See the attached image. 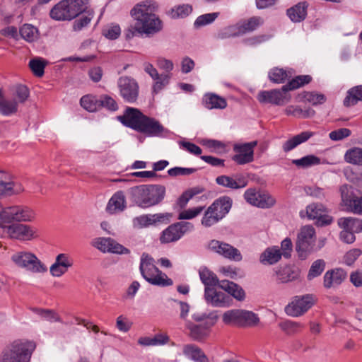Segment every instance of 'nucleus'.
Returning a JSON list of instances; mask_svg holds the SVG:
<instances>
[{
  "instance_id": "nucleus-1",
  "label": "nucleus",
  "mask_w": 362,
  "mask_h": 362,
  "mask_svg": "<svg viewBox=\"0 0 362 362\" xmlns=\"http://www.w3.org/2000/svg\"><path fill=\"white\" fill-rule=\"evenodd\" d=\"M158 8L156 1L147 0L136 4L131 10L136 29L141 35L155 34L162 29V22L155 14Z\"/></svg>"
},
{
  "instance_id": "nucleus-2",
  "label": "nucleus",
  "mask_w": 362,
  "mask_h": 362,
  "mask_svg": "<svg viewBox=\"0 0 362 362\" xmlns=\"http://www.w3.org/2000/svg\"><path fill=\"white\" fill-rule=\"evenodd\" d=\"M166 189L161 185H141L129 189L132 202L145 209L159 204L165 198Z\"/></svg>"
},
{
  "instance_id": "nucleus-3",
  "label": "nucleus",
  "mask_w": 362,
  "mask_h": 362,
  "mask_svg": "<svg viewBox=\"0 0 362 362\" xmlns=\"http://www.w3.org/2000/svg\"><path fill=\"white\" fill-rule=\"evenodd\" d=\"M35 349L34 342L18 339L6 346L1 352V362H30Z\"/></svg>"
},
{
  "instance_id": "nucleus-4",
  "label": "nucleus",
  "mask_w": 362,
  "mask_h": 362,
  "mask_svg": "<svg viewBox=\"0 0 362 362\" xmlns=\"http://www.w3.org/2000/svg\"><path fill=\"white\" fill-rule=\"evenodd\" d=\"M90 0H62L49 11L52 19L57 21H71L86 11Z\"/></svg>"
},
{
  "instance_id": "nucleus-5",
  "label": "nucleus",
  "mask_w": 362,
  "mask_h": 362,
  "mask_svg": "<svg viewBox=\"0 0 362 362\" xmlns=\"http://www.w3.org/2000/svg\"><path fill=\"white\" fill-rule=\"evenodd\" d=\"M139 269L143 278L152 285L168 286L173 284L171 279L156 267L153 258L148 254L141 255Z\"/></svg>"
},
{
  "instance_id": "nucleus-6",
  "label": "nucleus",
  "mask_w": 362,
  "mask_h": 362,
  "mask_svg": "<svg viewBox=\"0 0 362 362\" xmlns=\"http://www.w3.org/2000/svg\"><path fill=\"white\" fill-rule=\"evenodd\" d=\"M11 260L16 267L32 273H45L47 271L46 265L29 251H16L11 255Z\"/></svg>"
},
{
  "instance_id": "nucleus-7",
  "label": "nucleus",
  "mask_w": 362,
  "mask_h": 362,
  "mask_svg": "<svg viewBox=\"0 0 362 362\" xmlns=\"http://www.w3.org/2000/svg\"><path fill=\"white\" fill-rule=\"evenodd\" d=\"M5 235L23 241L31 240L39 236L37 230L31 226L0 221V236Z\"/></svg>"
},
{
  "instance_id": "nucleus-8",
  "label": "nucleus",
  "mask_w": 362,
  "mask_h": 362,
  "mask_svg": "<svg viewBox=\"0 0 362 362\" xmlns=\"http://www.w3.org/2000/svg\"><path fill=\"white\" fill-rule=\"evenodd\" d=\"M35 218L34 210L28 206H11L3 208L0 211V221L4 223L31 222Z\"/></svg>"
},
{
  "instance_id": "nucleus-9",
  "label": "nucleus",
  "mask_w": 362,
  "mask_h": 362,
  "mask_svg": "<svg viewBox=\"0 0 362 362\" xmlns=\"http://www.w3.org/2000/svg\"><path fill=\"white\" fill-rule=\"evenodd\" d=\"M315 242V231L312 226H305L301 228L298 235L296 250L301 259L307 258L313 251Z\"/></svg>"
},
{
  "instance_id": "nucleus-10",
  "label": "nucleus",
  "mask_w": 362,
  "mask_h": 362,
  "mask_svg": "<svg viewBox=\"0 0 362 362\" xmlns=\"http://www.w3.org/2000/svg\"><path fill=\"white\" fill-rule=\"evenodd\" d=\"M315 302V296L312 294L294 296L286 306V313L291 317H299L305 313Z\"/></svg>"
},
{
  "instance_id": "nucleus-11",
  "label": "nucleus",
  "mask_w": 362,
  "mask_h": 362,
  "mask_svg": "<svg viewBox=\"0 0 362 362\" xmlns=\"http://www.w3.org/2000/svg\"><path fill=\"white\" fill-rule=\"evenodd\" d=\"M194 230V225L189 222H177L171 224L161 233V243H170L179 240L185 234Z\"/></svg>"
},
{
  "instance_id": "nucleus-12",
  "label": "nucleus",
  "mask_w": 362,
  "mask_h": 362,
  "mask_svg": "<svg viewBox=\"0 0 362 362\" xmlns=\"http://www.w3.org/2000/svg\"><path fill=\"white\" fill-rule=\"evenodd\" d=\"M258 100L262 103H270L272 105L283 106L290 102L291 95L287 90L284 89V86L279 89L260 91L257 95Z\"/></svg>"
},
{
  "instance_id": "nucleus-13",
  "label": "nucleus",
  "mask_w": 362,
  "mask_h": 362,
  "mask_svg": "<svg viewBox=\"0 0 362 362\" xmlns=\"http://www.w3.org/2000/svg\"><path fill=\"white\" fill-rule=\"evenodd\" d=\"M244 198L248 204L262 209L270 208L276 203L275 199L269 193L257 191L254 188L247 189L244 193Z\"/></svg>"
},
{
  "instance_id": "nucleus-14",
  "label": "nucleus",
  "mask_w": 362,
  "mask_h": 362,
  "mask_svg": "<svg viewBox=\"0 0 362 362\" xmlns=\"http://www.w3.org/2000/svg\"><path fill=\"white\" fill-rule=\"evenodd\" d=\"M91 245L103 253L129 254L128 248L118 243L111 238L99 237L92 240Z\"/></svg>"
},
{
  "instance_id": "nucleus-15",
  "label": "nucleus",
  "mask_w": 362,
  "mask_h": 362,
  "mask_svg": "<svg viewBox=\"0 0 362 362\" xmlns=\"http://www.w3.org/2000/svg\"><path fill=\"white\" fill-rule=\"evenodd\" d=\"M120 95L124 101L133 103L139 95V86L136 81L128 76L120 77L117 82Z\"/></svg>"
},
{
  "instance_id": "nucleus-16",
  "label": "nucleus",
  "mask_w": 362,
  "mask_h": 362,
  "mask_svg": "<svg viewBox=\"0 0 362 362\" xmlns=\"http://www.w3.org/2000/svg\"><path fill=\"white\" fill-rule=\"evenodd\" d=\"M209 249L225 258L239 262L243 257L240 252L233 246L217 240H212L209 243Z\"/></svg>"
},
{
  "instance_id": "nucleus-17",
  "label": "nucleus",
  "mask_w": 362,
  "mask_h": 362,
  "mask_svg": "<svg viewBox=\"0 0 362 362\" xmlns=\"http://www.w3.org/2000/svg\"><path fill=\"white\" fill-rule=\"evenodd\" d=\"M257 145V141L242 144H235L233 151L235 154L232 160L238 165H245L254 160V148Z\"/></svg>"
},
{
  "instance_id": "nucleus-18",
  "label": "nucleus",
  "mask_w": 362,
  "mask_h": 362,
  "mask_svg": "<svg viewBox=\"0 0 362 362\" xmlns=\"http://www.w3.org/2000/svg\"><path fill=\"white\" fill-rule=\"evenodd\" d=\"M342 205L349 212L362 214V196H357L349 192L347 186L340 188Z\"/></svg>"
},
{
  "instance_id": "nucleus-19",
  "label": "nucleus",
  "mask_w": 362,
  "mask_h": 362,
  "mask_svg": "<svg viewBox=\"0 0 362 362\" xmlns=\"http://www.w3.org/2000/svg\"><path fill=\"white\" fill-rule=\"evenodd\" d=\"M73 265V259L69 254L60 253L56 256L54 262L49 267L50 274L54 277H61Z\"/></svg>"
},
{
  "instance_id": "nucleus-20",
  "label": "nucleus",
  "mask_w": 362,
  "mask_h": 362,
  "mask_svg": "<svg viewBox=\"0 0 362 362\" xmlns=\"http://www.w3.org/2000/svg\"><path fill=\"white\" fill-rule=\"evenodd\" d=\"M145 116L139 109L127 107L119 119L124 126L138 132Z\"/></svg>"
},
{
  "instance_id": "nucleus-21",
  "label": "nucleus",
  "mask_w": 362,
  "mask_h": 362,
  "mask_svg": "<svg viewBox=\"0 0 362 362\" xmlns=\"http://www.w3.org/2000/svg\"><path fill=\"white\" fill-rule=\"evenodd\" d=\"M306 213L309 219H316L319 226L330 224L333 219L327 214L326 208L321 204H311L306 207Z\"/></svg>"
},
{
  "instance_id": "nucleus-22",
  "label": "nucleus",
  "mask_w": 362,
  "mask_h": 362,
  "mask_svg": "<svg viewBox=\"0 0 362 362\" xmlns=\"http://www.w3.org/2000/svg\"><path fill=\"white\" fill-rule=\"evenodd\" d=\"M204 298L207 303L218 308L228 307L232 301L229 296L223 292L216 291L214 288L204 289Z\"/></svg>"
},
{
  "instance_id": "nucleus-23",
  "label": "nucleus",
  "mask_w": 362,
  "mask_h": 362,
  "mask_svg": "<svg viewBox=\"0 0 362 362\" xmlns=\"http://www.w3.org/2000/svg\"><path fill=\"white\" fill-rule=\"evenodd\" d=\"M216 183L223 187L231 189L244 188L247 185V179L242 174H233L231 176L220 175L216 178Z\"/></svg>"
},
{
  "instance_id": "nucleus-24",
  "label": "nucleus",
  "mask_w": 362,
  "mask_h": 362,
  "mask_svg": "<svg viewBox=\"0 0 362 362\" xmlns=\"http://www.w3.org/2000/svg\"><path fill=\"white\" fill-rule=\"evenodd\" d=\"M165 130L159 121L146 115L138 132L148 136H160Z\"/></svg>"
},
{
  "instance_id": "nucleus-25",
  "label": "nucleus",
  "mask_w": 362,
  "mask_h": 362,
  "mask_svg": "<svg viewBox=\"0 0 362 362\" xmlns=\"http://www.w3.org/2000/svg\"><path fill=\"white\" fill-rule=\"evenodd\" d=\"M308 3L301 1L286 10V14L293 23H300L306 18Z\"/></svg>"
},
{
  "instance_id": "nucleus-26",
  "label": "nucleus",
  "mask_w": 362,
  "mask_h": 362,
  "mask_svg": "<svg viewBox=\"0 0 362 362\" xmlns=\"http://www.w3.org/2000/svg\"><path fill=\"white\" fill-rule=\"evenodd\" d=\"M202 104L209 110H223L225 109L228 105L227 101L224 98L213 93H207L204 95L202 98Z\"/></svg>"
},
{
  "instance_id": "nucleus-27",
  "label": "nucleus",
  "mask_w": 362,
  "mask_h": 362,
  "mask_svg": "<svg viewBox=\"0 0 362 362\" xmlns=\"http://www.w3.org/2000/svg\"><path fill=\"white\" fill-rule=\"evenodd\" d=\"M182 353L185 357L194 362H210L204 351L195 344H189L184 345Z\"/></svg>"
},
{
  "instance_id": "nucleus-28",
  "label": "nucleus",
  "mask_w": 362,
  "mask_h": 362,
  "mask_svg": "<svg viewBox=\"0 0 362 362\" xmlns=\"http://www.w3.org/2000/svg\"><path fill=\"white\" fill-rule=\"evenodd\" d=\"M126 208V200L124 192H117L110 198L106 207V211L111 214H116L124 211Z\"/></svg>"
},
{
  "instance_id": "nucleus-29",
  "label": "nucleus",
  "mask_w": 362,
  "mask_h": 362,
  "mask_svg": "<svg viewBox=\"0 0 362 362\" xmlns=\"http://www.w3.org/2000/svg\"><path fill=\"white\" fill-rule=\"evenodd\" d=\"M315 134L310 131H305L286 141L282 146L284 152H289L298 145L307 141Z\"/></svg>"
},
{
  "instance_id": "nucleus-30",
  "label": "nucleus",
  "mask_w": 362,
  "mask_h": 362,
  "mask_svg": "<svg viewBox=\"0 0 362 362\" xmlns=\"http://www.w3.org/2000/svg\"><path fill=\"white\" fill-rule=\"evenodd\" d=\"M345 278L346 273L343 269H337L327 271L324 276V286L327 288L338 286Z\"/></svg>"
},
{
  "instance_id": "nucleus-31",
  "label": "nucleus",
  "mask_w": 362,
  "mask_h": 362,
  "mask_svg": "<svg viewBox=\"0 0 362 362\" xmlns=\"http://www.w3.org/2000/svg\"><path fill=\"white\" fill-rule=\"evenodd\" d=\"M219 288L239 301L243 300L245 298V293L243 288L233 281L221 280L219 283Z\"/></svg>"
},
{
  "instance_id": "nucleus-32",
  "label": "nucleus",
  "mask_w": 362,
  "mask_h": 362,
  "mask_svg": "<svg viewBox=\"0 0 362 362\" xmlns=\"http://www.w3.org/2000/svg\"><path fill=\"white\" fill-rule=\"evenodd\" d=\"M231 206L232 199L228 197H222L215 200L209 207L222 219L229 212Z\"/></svg>"
},
{
  "instance_id": "nucleus-33",
  "label": "nucleus",
  "mask_w": 362,
  "mask_h": 362,
  "mask_svg": "<svg viewBox=\"0 0 362 362\" xmlns=\"http://www.w3.org/2000/svg\"><path fill=\"white\" fill-rule=\"evenodd\" d=\"M18 110L16 99L6 98L4 94H0V115L4 117H11L16 115Z\"/></svg>"
},
{
  "instance_id": "nucleus-34",
  "label": "nucleus",
  "mask_w": 362,
  "mask_h": 362,
  "mask_svg": "<svg viewBox=\"0 0 362 362\" xmlns=\"http://www.w3.org/2000/svg\"><path fill=\"white\" fill-rule=\"evenodd\" d=\"M282 256L281 250L278 246L267 247L260 255L259 261L263 264H274L278 262Z\"/></svg>"
},
{
  "instance_id": "nucleus-35",
  "label": "nucleus",
  "mask_w": 362,
  "mask_h": 362,
  "mask_svg": "<svg viewBox=\"0 0 362 362\" xmlns=\"http://www.w3.org/2000/svg\"><path fill=\"white\" fill-rule=\"evenodd\" d=\"M264 19L260 16H253L247 20L244 21L241 23L237 24L240 35L252 32L257 30L259 26L263 25Z\"/></svg>"
},
{
  "instance_id": "nucleus-36",
  "label": "nucleus",
  "mask_w": 362,
  "mask_h": 362,
  "mask_svg": "<svg viewBox=\"0 0 362 362\" xmlns=\"http://www.w3.org/2000/svg\"><path fill=\"white\" fill-rule=\"evenodd\" d=\"M359 101H362V85L354 86L348 90L343 105L349 107L356 105Z\"/></svg>"
},
{
  "instance_id": "nucleus-37",
  "label": "nucleus",
  "mask_w": 362,
  "mask_h": 362,
  "mask_svg": "<svg viewBox=\"0 0 362 362\" xmlns=\"http://www.w3.org/2000/svg\"><path fill=\"white\" fill-rule=\"evenodd\" d=\"M338 225L340 228L349 230L354 233L362 232V220L358 218H341L338 220Z\"/></svg>"
},
{
  "instance_id": "nucleus-38",
  "label": "nucleus",
  "mask_w": 362,
  "mask_h": 362,
  "mask_svg": "<svg viewBox=\"0 0 362 362\" xmlns=\"http://www.w3.org/2000/svg\"><path fill=\"white\" fill-rule=\"evenodd\" d=\"M200 280L205 286V288H213L212 286H218L221 281H218L216 275L206 267H202L199 269Z\"/></svg>"
},
{
  "instance_id": "nucleus-39",
  "label": "nucleus",
  "mask_w": 362,
  "mask_h": 362,
  "mask_svg": "<svg viewBox=\"0 0 362 362\" xmlns=\"http://www.w3.org/2000/svg\"><path fill=\"white\" fill-rule=\"evenodd\" d=\"M293 75L292 70L274 68L269 72V79L275 83H283Z\"/></svg>"
},
{
  "instance_id": "nucleus-40",
  "label": "nucleus",
  "mask_w": 362,
  "mask_h": 362,
  "mask_svg": "<svg viewBox=\"0 0 362 362\" xmlns=\"http://www.w3.org/2000/svg\"><path fill=\"white\" fill-rule=\"evenodd\" d=\"M19 32L21 37L28 42H34L39 38L38 29L31 24H24Z\"/></svg>"
},
{
  "instance_id": "nucleus-41",
  "label": "nucleus",
  "mask_w": 362,
  "mask_h": 362,
  "mask_svg": "<svg viewBox=\"0 0 362 362\" xmlns=\"http://www.w3.org/2000/svg\"><path fill=\"white\" fill-rule=\"evenodd\" d=\"M243 310L233 309L225 312L223 315V321L227 325H235L240 327L242 321Z\"/></svg>"
},
{
  "instance_id": "nucleus-42",
  "label": "nucleus",
  "mask_w": 362,
  "mask_h": 362,
  "mask_svg": "<svg viewBox=\"0 0 362 362\" xmlns=\"http://www.w3.org/2000/svg\"><path fill=\"white\" fill-rule=\"evenodd\" d=\"M311 81L312 77L310 75H299L294 77L287 84L284 85V89L287 90L288 92L308 84Z\"/></svg>"
},
{
  "instance_id": "nucleus-43",
  "label": "nucleus",
  "mask_w": 362,
  "mask_h": 362,
  "mask_svg": "<svg viewBox=\"0 0 362 362\" xmlns=\"http://www.w3.org/2000/svg\"><path fill=\"white\" fill-rule=\"evenodd\" d=\"M344 160L350 164L362 165V148L354 147L348 149L344 154Z\"/></svg>"
},
{
  "instance_id": "nucleus-44",
  "label": "nucleus",
  "mask_w": 362,
  "mask_h": 362,
  "mask_svg": "<svg viewBox=\"0 0 362 362\" xmlns=\"http://www.w3.org/2000/svg\"><path fill=\"white\" fill-rule=\"evenodd\" d=\"M81 105L88 112H95L100 110L99 98L94 95H84L81 98Z\"/></svg>"
},
{
  "instance_id": "nucleus-45",
  "label": "nucleus",
  "mask_w": 362,
  "mask_h": 362,
  "mask_svg": "<svg viewBox=\"0 0 362 362\" xmlns=\"http://www.w3.org/2000/svg\"><path fill=\"white\" fill-rule=\"evenodd\" d=\"M292 163L298 168H306L321 163L320 158L315 155H308L299 159H293Z\"/></svg>"
},
{
  "instance_id": "nucleus-46",
  "label": "nucleus",
  "mask_w": 362,
  "mask_h": 362,
  "mask_svg": "<svg viewBox=\"0 0 362 362\" xmlns=\"http://www.w3.org/2000/svg\"><path fill=\"white\" fill-rule=\"evenodd\" d=\"M83 12H84L86 15L74 22L73 28L75 31H80L86 27L93 17V11L88 7V5H87L86 11H83Z\"/></svg>"
},
{
  "instance_id": "nucleus-47",
  "label": "nucleus",
  "mask_w": 362,
  "mask_h": 362,
  "mask_svg": "<svg viewBox=\"0 0 362 362\" xmlns=\"http://www.w3.org/2000/svg\"><path fill=\"white\" fill-rule=\"evenodd\" d=\"M187 328L189 329L190 337L194 340L200 341L208 335L207 329L209 327H208L206 325L203 327L201 325L189 324L187 325Z\"/></svg>"
},
{
  "instance_id": "nucleus-48",
  "label": "nucleus",
  "mask_w": 362,
  "mask_h": 362,
  "mask_svg": "<svg viewBox=\"0 0 362 362\" xmlns=\"http://www.w3.org/2000/svg\"><path fill=\"white\" fill-rule=\"evenodd\" d=\"M23 189L19 185L15 187L13 182L0 180V195H11L21 192Z\"/></svg>"
},
{
  "instance_id": "nucleus-49",
  "label": "nucleus",
  "mask_w": 362,
  "mask_h": 362,
  "mask_svg": "<svg viewBox=\"0 0 362 362\" xmlns=\"http://www.w3.org/2000/svg\"><path fill=\"white\" fill-rule=\"evenodd\" d=\"M302 98L313 105L323 104L327 100L326 96L324 94L314 91L303 93Z\"/></svg>"
},
{
  "instance_id": "nucleus-50",
  "label": "nucleus",
  "mask_w": 362,
  "mask_h": 362,
  "mask_svg": "<svg viewBox=\"0 0 362 362\" xmlns=\"http://www.w3.org/2000/svg\"><path fill=\"white\" fill-rule=\"evenodd\" d=\"M325 262L322 259H319L313 262L307 276L308 279L312 280L321 275L325 269Z\"/></svg>"
},
{
  "instance_id": "nucleus-51",
  "label": "nucleus",
  "mask_w": 362,
  "mask_h": 362,
  "mask_svg": "<svg viewBox=\"0 0 362 362\" xmlns=\"http://www.w3.org/2000/svg\"><path fill=\"white\" fill-rule=\"evenodd\" d=\"M218 314L216 312H212L209 314L206 313H194L192 315V318L197 322L205 320V325L208 327L213 326L218 320Z\"/></svg>"
},
{
  "instance_id": "nucleus-52",
  "label": "nucleus",
  "mask_w": 362,
  "mask_h": 362,
  "mask_svg": "<svg viewBox=\"0 0 362 362\" xmlns=\"http://www.w3.org/2000/svg\"><path fill=\"white\" fill-rule=\"evenodd\" d=\"M219 13H209L201 15L197 18L194 23L195 28H199L206 25L212 23L218 16Z\"/></svg>"
},
{
  "instance_id": "nucleus-53",
  "label": "nucleus",
  "mask_w": 362,
  "mask_h": 362,
  "mask_svg": "<svg viewBox=\"0 0 362 362\" xmlns=\"http://www.w3.org/2000/svg\"><path fill=\"white\" fill-rule=\"evenodd\" d=\"M192 11V7L189 4H182L171 8L170 15L173 18H185Z\"/></svg>"
},
{
  "instance_id": "nucleus-54",
  "label": "nucleus",
  "mask_w": 362,
  "mask_h": 362,
  "mask_svg": "<svg viewBox=\"0 0 362 362\" xmlns=\"http://www.w3.org/2000/svg\"><path fill=\"white\" fill-rule=\"evenodd\" d=\"M240 327H252L258 324L259 318L257 315L252 311L243 310Z\"/></svg>"
},
{
  "instance_id": "nucleus-55",
  "label": "nucleus",
  "mask_w": 362,
  "mask_h": 362,
  "mask_svg": "<svg viewBox=\"0 0 362 362\" xmlns=\"http://www.w3.org/2000/svg\"><path fill=\"white\" fill-rule=\"evenodd\" d=\"M202 192V189L199 188H191L188 190L184 192L182 195L179 197L177 200V204L181 209L185 208L188 202L193 198L194 196L201 193Z\"/></svg>"
},
{
  "instance_id": "nucleus-56",
  "label": "nucleus",
  "mask_w": 362,
  "mask_h": 362,
  "mask_svg": "<svg viewBox=\"0 0 362 362\" xmlns=\"http://www.w3.org/2000/svg\"><path fill=\"white\" fill-rule=\"evenodd\" d=\"M220 220L221 219L217 214H215L214 211H213L209 206L202 217V224L205 227H211L218 223Z\"/></svg>"
},
{
  "instance_id": "nucleus-57",
  "label": "nucleus",
  "mask_w": 362,
  "mask_h": 362,
  "mask_svg": "<svg viewBox=\"0 0 362 362\" xmlns=\"http://www.w3.org/2000/svg\"><path fill=\"white\" fill-rule=\"evenodd\" d=\"M240 35L238 25L228 26L223 30H220L217 35L216 38L218 40H225L227 38L236 37Z\"/></svg>"
},
{
  "instance_id": "nucleus-58",
  "label": "nucleus",
  "mask_w": 362,
  "mask_h": 362,
  "mask_svg": "<svg viewBox=\"0 0 362 362\" xmlns=\"http://www.w3.org/2000/svg\"><path fill=\"white\" fill-rule=\"evenodd\" d=\"M170 74H158V77L153 79L155 83L153 85V93H158L165 86H166L170 81Z\"/></svg>"
},
{
  "instance_id": "nucleus-59",
  "label": "nucleus",
  "mask_w": 362,
  "mask_h": 362,
  "mask_svg": "<svg viewBox=\"0 0 362 362\" xmlns=\"http://www.w3.org/2000/svg\"><path fill=\"white\" fill-rule=\"evenodd\" d=\"M121 33L120 27L117 24H111L103 29V35L107 39L115 40Z\"/></svg>"
},
{
  "instance_id": "nucleus-60",
  "label": "nucleus",
  "mask_w": 362,
  "mask_h": 362,
  "mask_svg": "<svg viewBox=\"0 0 362 362\" xmlns=\"http://www.w3.org/2000/svg\"><path fill=\"white\" fill-rule=\"evenodd\" d=\"M204 206H197L192 209L184 210L179 214L178 219H192L199 215L204 210Z\"/></svg>"
},
{
  "instance_id": "nucleus-61",
  "label": "nucleus",
  "mask_w": 362,
  "mask_h": 362,
  "mask_svg": "<svg viewBox=\"0 0 362 362\" xmlns=\"http://www.w3.org/2000/svg\"><path fill=\"white\" fill-rule=\"evenodd\" d=\"M30 95V91L27 86L24 85H18L15 88V96L16 97L18 104L25 103Z\"/></svg>"
},
{
  "instance_id": "nucleus-62",
  "label": "nucleus",
  "mask_w": 362,
  "mask_h": 362,
  "mask_svg": "<svg viewBox=\"0 0 362 362\" xmlns=\"http://www.w3.org/2000/svg\"><path fill=\"white\" fill-rule=\"evenodd\" d=\"M36 313L43 319L50 322H61L59 316L52 310L36 309Z\"/></svg>"
},
{
  "instance_id": "nucleus-63",
  "label": "nucleus",
  "mask_w": 362,
  "mask_h": 362,
  "mask_svg": "<svg viewBox=\"0 0 362 362\" xmlns=\"http://www.w3.org/2000/svg\"><path fill=\"white\" fill-rule=\"evenodd\" d=\"M281 329L288 334L296 332L299 329L303 327L300 323L293 321H285L279 324Z\"/></svg>"
},
{
  "instance_id": "nucleus-64",
  "label": "nucleus",
  "mask_w": 362,
  "mask_h": 362,
  "mask_svg": "<svg viewBox=\"0 0 362 362\" xmlns=\"http://www.w3.org/2000/svg\"><path fill=\"white\" fill-rule=\"evenodd\" d=\"M29 66L33 74L37 76H42L44 74L45 63L39 59H34L30 61Z\"/></svg>"
}]
</instances>
